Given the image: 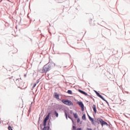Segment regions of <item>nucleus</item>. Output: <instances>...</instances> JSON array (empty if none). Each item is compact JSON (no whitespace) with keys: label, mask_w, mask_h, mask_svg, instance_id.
Instances as JSON below:
<instances>
[{"label":"nucleus","mask_w":130,"mask_h":130,"mask_svg":"<svg viewBox=\"0 0 130 130\" xmlns=\"http://www.w3.org/2000/svg\"><path fill=\"white\" fill-rule=\"evenodd\" d=\"M75 118H78V114L77 113L73 114Z\"/></svg>","instance_id":"f8f14e48"},{"label":"nucleus","mask_w":130,"mask_h":130,"mask_svg":"<svg viewBox=\"0 0 130 130\" xmlns=\"http://www.w3.org/2000/svg\"><path fill=\"white\" fill-rule=\"evenodd\" d=\"M92 109H93L94 113H96L97 112V110L96 109V106L95 105H93Z\"/></svg>","instance_id":"1a4fd4ad"},{"label":"nucleus","mask_w":130,"mask_h":130,"mask_svg":"<svg viewBox=\"0 0 130 130\" xmlns=\"http://www.w3.org/2000/svg\"><path fill=\"white\" fill-rule=\"evenodd\" d=\"M8 129L9 130H13V129L12 128V127L11 126H9Z\"/></svg>","instance_id":"2eb2a0df"},{"label":"nucleus","mask_w":130,"mask_h":130,"mask_svg":"<svg viewBox=\"0 0 130 130\" xmlns=\"http://www.w3.org/2000/svg\"><path fill=\"white\" fill-rule=\"evenodd\" d=\"M88 116L89 119L91 121V122H92V123H94V119L92 118V117H91V116H90V115H89V114H88Z\"/></svg>","instance_id":"6e6552de"},{"label":"nucleus","mask_w":130,"mask_h":130,"mask_svg":"<svg viewBox=\"0 0 130 130\" xmlns=\"http://www.w3.org/2000/svg\"><path fill=\"white\" fill-rule=\"evenodd\" d=\"M73 128H74V129H76V126H73Z\"/></svg>","instance_id":"412c9836"},{"label":"nucleus","mask_w":130,"mask_h":130,"mask_svg":"<svg viewBox=\"0 0 130 130\" xmlns=\"http://www.w3.org/2000/svg\"><path fill=\"white\" fill-rule=\"evenodd\" d=\"M100 123L101 124V125H102V126H103L104 125H108V123H107V122L104 121V120H103V119H101L100 120Z\"/></svg>","instance_id":"39448f33"},{"label":"nucleus","mask_w":130,"mask_h":130,"mask_svg":"<svg viewBox=\"0 0 130 130\" xmlns=\"http://www.w3.org/2000/svg\"><path fill=\"white\" fill-rule=\"evenodd\" d=\"M78 91L80 93H81V94H83V95H85V96H88V93H86L85 91L80 89H79Z\"/></svg>","instance_id":"0eeeda50"},{"label":"nucleus","mask_w":130,"mask_h":130,"mask_svg":"<svg viewBox=\"0 0 130 130\" xmlns=\"http://www.w3.org/2000/svg\"><path fill=\"white\" fill-rule=\"evenodd\" d=\"M77 104L81 107L82 111H84V104L82 102H78Z\"/></svg>","instance_id":"20e7f679"},{"label":"nucleus","mask_w":130,"mask_h":130,"mask_svg":"<svg viewBox=\"0 0 130 130\" xmlns=\"http://www.w3.org/2000/svg\"><path fill=\"white\" fill-rule=\"evenodd\" d=\"M76 130H82V128H78Z\"/></svg>","instance_id":"6ab92c4d"},{"label":"nucleus","mask_w":130,"mask_h":130,"mask_svg":"<svg viewBox=\"0 0 130 130\" xmlns=\"http://www.w3.org/2000/svg\"><path fill=\"white\" fill-rule=\"evenodd\" d=\"M55 116H56V117H58V113L56 111H55Z\"/></svg>","instance_id":"4468645a"},{"label":"nucleus","mask_w":130,"mask_h":130,"mask_svg":"<svg viewBox=\"0 0 130 130\" xmlns=\"http://www.w3.org/2000/svg\"><path fill=\"white\" fill-rule=\"evenodd\" d=\"M65 115H66L67 119H68V114H67V112H65Z\"/></svg>","instance_id":"f3484780"},{"label":"nucleus","mask_w":130,"mask_h":130,"mask_svg":"<svg viewBox=\"0 0 130 130\" xmlns=\"http://www.w3.org/2000/svg\"><path fill=\"white\" fill-rule=\"evenodd\" d=\"M50 70V66L48 64L45 65L42 70V73H47Z\"/></svg>","instance_id":"f03ea898"},{"label":"nucleus","mask_w":130,"mask_h":130,"mask_svg":"<svg viewBox=\"0 0 130 130\" xmlns=\"http://www.w3.org/2000/svg\"><path fill=\"white\" fill-rule=\"evenodd\" d=\"M43 130H47V129H46V127H45L44 128H43Z\"/></svg>","instance_id":"aec40b11"},{"label":"nucleus","mask_w":130,"mask_h":130,"mask_svg":"<svg viewBox=\"0 0 130 130\" xmlns=\"http://www.w3.org/2000/svg\"><path fill=\"white\" fill-rule=\"evenodd\" d=\"M61 102H62V103H63L66 105L72 106L74 105V104H73V102H72V101H70L69 100H62L61 101Z\"/></svg>","instance_id":"f257e3e1"},{"label":"nucleus","mask_w":130,"mask_h":130,"mask_svg":"<svg viewBox=\"0 0 130 130\" xmlns=\"http://www.w3.org/2000/svg\"><path fill=\"white\" fill-rule=\"evenodd\" d=\"M82 118L83 120H86V115L85 114L83 115Z\"/></svg>","instance_id":"9b49d317"},{"label":"nucleus","mask_w":130,"mask_h":130,"mask_svg":"<svg viewBox=\"0 0 130 130\" xmlns=\"http://www.w3.org/2000/svg\"><path fill=\"white\" fill-rule=\"evenodd\" d=\"M68 117H69V118H70V119H71V118H70V116H68Z\"/></svg>","instance_id":"b1692460"},{"label":"nucleus","mask_w":130,"mask_h":130,"mask_svg":"<svg viewBox=\"0 0 130 130\" xmlns=\"http://www.w3.org/2000/svg\"><path fill=\"white\" fill-rule=\"evenodd\" d=\"M50 116V113H49L48 114L46 117V118H45V119L44 120V123H43L44 126H46V122H47V120H48V119H49Z\"/></svg>","instance_id":"7ed1b4c3"},{"label":"nucleus","mask_w":130,"mask_h":130,"mask_svg":"<svg viewBox=\"0 0 130 130\" xmlns=\"http://www.w3.org/2000/svg\"><path fill=\"white\" fill-rule=\"evenodd\" d=\"M87 130H92L91 128H87Z\"/></svg>","instance_id":"4be33fe9"},{"label":"nucleus","mask_w":130,"mask_h":130,"mask_svg":"<svg viewBox=\"0 0 130 130\" xmlns=\"http://www.w3.org/2000/svg\"><path fill=\"white\" fill-rule=\"evenodd\" d=\"M0 124H1V121H0Z\"/></svg>","instance_id":"393cba45"},{"label":"nucleus","mask_w":130,"mask_h":130,"mask_svg":"<svg viewBox=\"0 0 130 130\" xmlns=\"http://www.w3.org/2000/svg\"><path fill=\"white\" fill-rule=\"evenodd\" d=\"M77 122L78 123H79V122H80V118H78V119H77Z\"/></svg>","instance_id":"a211bd4d"},{"label":"nucleus","mask_w":130,"mask_h":130,"mask_svg":"<svg viewBox=\"0 0 130 130\" xmlns=\"http://www.w3.org/2000/svg\"><path fill=\"white\" fill-rule=\"evenodd\" d=\"M95 93L98 97H100V98L105 101V100H104V98H103V96H102V95H101V94L99 93V92L96 91Z\"/></svg>","instance_id":"423d86ee"},{"label":"nucleus","mask_w":130,"mask_h":130,"mask_svg":"<svg viewBox=\"0 0 130 130\" xmlns=\"http://www.w3.org/2000/svg\"><path fill=\"white\" fill-rule=\"evenodd\" d=\"M55 98H56V99H59V95L58 94L55 95Z\"/></svg>","instance_id":"ddd939ff"},{"label":"nucleus","mask_w":130,"mask_h":130,"mask_svg":"<svg viewBox=\"0 0 130 130\" xmlns=\"http://www.w3.org/2000/svg\"><path fill=\"white\" fill-rule=\"evenodd\" d=\"M17 81H19V79H17V80H16V82H17Z\"/></svg>","instance_id":"5701e85b"},{"label":"nucleus","mask_w":130,"mask_h":130,"mask_svg":"<svg viewBox=\"0 0 130 130\" xmlns=\"http://www.w3.org/2000/svg\"><path fill=\"white\" fill-rule=\"evenodd\" d=\"M67 93L68 94H70L71 95L73 94V91H72V90H68L67 91Z\"/></svg>","instance_id":"9d476101"},{"label":"nucleus","mask_w":130,"mask_h":130,"mask_svg":"<svg viewBox=\"0 0 130 130\" xmlns=\"http://www.w3.org/2000/svg\"><path fill=\"white\" fill-rule=\"evenodd\" d=\"M35 87H36V83H35L32 86V88H35Z\"/></svg>","instance_id":"dca6fc26"}]
</instances>
